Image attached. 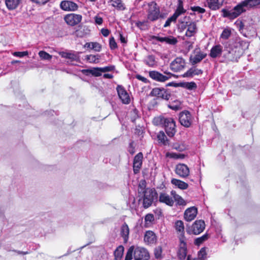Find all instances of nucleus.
<instances>
[{
    "instance_id": "f257e3e1",
    "label": "nucleus",
    "mask_w": 260,
    "mask_h": 260,
    "mask_svg": "<svg viewBox=\"0 0 260 260\" xmlns=\"http://www.w3.org/2000/svg\"><path fill=\"white\" fill-rule=\"evenodd\" d=\"M248 43L239 37H236L229 51L230 54L233 56L232 59L237 60L243 53L244 50L248 48Z\"/></svg>"
},
{
    "instance_id": "f03ea898",
    "label": "nucleus",
    "mask_w": 260,
    "mask_h": 260,
    "mask_svg": "<svg viewBox=\"0 0 260 260\" xmlns=\"http://www.w3.org/2000/svg\"><path fill=\"white\" fill-rule=\"evenodd\" d=\"M141 200H143V206L148 208L151 206L153 201L157 199V193L154 188H147L146 191L141 193Z\"/></svg>"
},
{
    "instance_id": "7ed1b4c3",
    "label": "nucleus",
    "mask_w": 260,
    "mask_h": 260,
    "mask_svg": "<svg viewBox=\"0 0 260 260\" xmlns=\"http://www.w3.org/2000/svg\"><path fill=\"white\" fill-rule=\"evenodd\" d=\"M243 1L239 3L238 5L231 10L225 9L222 10L223 16L224 17H228L230 19H233L237 18L241 14L246 12L247 9L245 6H244Z\"/></svg>"
},
{
    "instance_id": "20e7f679",
    "label": "nucleus",
    "mask_w": 260,
    "mask_h": 260,
    "mask_svg": "<svg viewBox=\"0 0 260 260\" xmlns=\"http://www.w3.org/2000/svg\"><path fill=\"white\" fill-rule=\"evenodd\" d=\"M147 12V19L151 21H154L161 17L159 8L154 2L148 4Z\"/></svg>"
},
{
    "instance_id": "39448f33",
    "label": "nucleus",
    "mask_w": 260,
    "mask_h": 260,
    "mask_svg": "<svg viewBox=\"0 0 260 260\" xmlns=\"http://www.w3.org/2000/svg\"><path fill=\"white\" fill-rule=\"evenodd\" d=\"M165 128V131L170 137H173L176 132V124L175 121L172 118H167L164 123Z\"/></svg>"
},
{
    "instance_id": "423d86ee",
    "label": "nucleus",
    "mask_w": 260,
    "mask_h": 260,
    "mask_svg": "<svg viewBox=\"0 0 260 260\" xmlns=\"http://www.w3.org/2000/svg\"><path fill=\"white\" fill-rule=\"evenodd\" d=\"M63 19L68 25L74 26L81 22L82 16L80 14L70 13L66 15Z\"/></svg>"
},
{
    "instance_id": "0eeeda50",
    "label": "nucleus",
    "mask_w": 260,
    "mask_h": 260,
    "mask_svg": "<svg viewBox=\"0 0 260 260\" xmlns=\"http://www.w3.org/2000/svg\"><path fill=\"white\" fill-rule=\"evenodd\" d=\"M205 228V222L202 220H198L193 222L190 230H187V232L189 234L199 235L204 230Z\"/></svg>"
},
{
    "instance_id": "6e6552de",
    "label": "nucleus",
    "mask_w": 260,
    "mask_h": 260,
    "mask_svg": "<svg viewBox=\"0 0 260 260\" xmlns=\"http://www.w3.org/2000/svg\"><path fill=\"white\" fill-rule=\"evenodd\" d=\"M187 249L186 240H184L181 236L179 240V248L177 251V256L180 260H184L187 256Z\"/></svg>"
},
{
    "instance_id": "1a4fd4ad",
    "label": "nucleus",
    "mask_w": 260,
    "mask_h": 260,
    "mask_svg": "<svg viewBox=\"0 0 260 260\" xmlns=\"http://www.w3.org/2000/svg\"><path fill=\"white\" fill-rule=\"evenodd\" d=\"M179 121L181 124L186 127L190 126L192 118L190 113L188 111H184L180 113Z\"/></svg>"
},
{
    "instance_id": "9d476101",
    "label": "nucleus",
    "mask_w": 260,
    "mask_h": 260,
    "mask_svg": "<svg viewBox=\"0 0 260 260\" xmlns=\"http://www.w3.org/2000/svg\"><path fill=\"white\" fill-rule=\"evenodd\" d=\"M134 257L135 260H148L150 256L146 249L137 247L135 249Z\"/></svg>"
},
{
    "instance_id": "9b49d317",
    "label": "nucleus",
    "mask_w": 260,
    "mask_h": 260,
    "mask_svg": "<svg viewBox=\"0 0 260 260\" xmlns=\"http://www.w3.org/2000/svg\"><path fill=\"white\" fill-rule=\"evenodd\" d=\"M185 66V60L181 57H177L170 65L171 70L174 72H177L182 70L184 68Z\"/></svg>"
},
{
    "instance_id": "f8f14e48",
    "label": "nucleus",
    "mask_w": 260,
    "mask_h": 260,
    "mask_svg": "<svg viewBox=\"0 0 260 260\" xmlns=\"http://www.w3.org/2000/svg\"><path fill=\"white\" fill-rule=\"evenodd\" d=\"M186 28V31L184 38L194 37L198 30V27L196 22L191 21L186 22L185 26L184 27V28ZM184 40H185V38H184Z\"/></svg>"
},
{
    "instance_id": "ddd939ff",
    "label": "nucleus",
    "mask_w": 260,
    "mask_h": 260,
    "mask_svg": "<svg viewBox=\"0 0 260 260\" xmlns=\"http://www.w3.org/2000/svg\"><path fill=\"white\" fill-rule=\"evenodd\" d=\"M151 94L153 96H157L165 100H169L171 97V94L164 88H153L151 91Z\"/></svg>"
},
{
    "instance_id": "4468645a",
    "label": "nucleus",
    "mask_w": 260,
    "mask_h": 260,
    "mask_svg": "<svg viewBox=\"0 0 260 260\" xmlns=\"http://www.w3.org/2000/svg\"><path fill=\"white\" fill-rule=\"evenodd\" d=\"M175 172L180 177L186 178L189 175V169L187 165L179 164L176 166Z\"/></svg>"
},
{
    "instance_id": "2eb2a0df",
    "label": "nucleus",
    "mask_w": 260,
    "mask_h": 260,
    "mask_svg": "<svg viewBox=\"0 0 260 260\" xmlns=\"http://www.w3.org/2000/svg\"><path fill=\"white\" fill-rule=\"evenodd\" d=\"M116 89L119 98L121 100L122 103L125 104H129L131 101L130 97L128 95V93L124 89V88L120 85H118Z\"/></svg>"
},
{
    "instance_id": "dca6fc26",
    "label": "nucleus",
    "mask_w": 260,
    "mask_h": 260,
    "mask_svg": "<svg viewBox=\"0 0 260 260\" xmlns=\"http://www.w3.org/2000/svg\"><path fill=\"white\" fill-rule=\"evenodd\" d=\"M60 8L66 11H75L78 9V6L75 3L69 1H63L60 4Z\"/></svg>"
},
{
    "instance_id": "f3484780",
    "label": "nucleus",
    "mask_w": 260,
    "mask_h": 260,
    "mask_svg": "<svg viewBox=\"0 0 260 260\" xmlns=\"http://www.w3.org/2000/svg\"><path fill=\"white\" fill-rule=\"evenodd\" d=\"M90 30L86 25H80L74 32L75 35L78 38H83L90 34Z\"/></svg>"
},
{
    "instance_id": "a211bd4d",
    "label": "nucleus",
    "mask_w": 260,
    "mask_h": 260,
    "mask_svg": "<svg viewBox=\"0 0 260 260\" xmlns=\"http://www.w3.org/2000/svg\"><path fill=\"white\" fill-rule=\"evenodd\" d=\"M143 155L142 152L138 153L134 157L133 162V169L135 174L139 172L142 164Z\"/></svg>"
},
{
    "instance_id": "6ab92c4d",
    "label": "nucleus",
    "mask_w": 260,
    "mask_h": 260,
    "mask_svg": "<svg viewBox=\"0 0 260 260\" xmlns=\"http://www.w3.org/2000/svg\"><path fill=\"white\" fill-rule=\"evenodd\" d=\"M198 213L197 208L195 207H191L186 209L184 212V219L187 221L193 220Z\"/></svg>"
},
{
    "instance_id": "aec40b11",
    "label": "nucleus",
    "mask_w": 260,
    "mask_h": 260,
    "mask_svg": "<svg viewBox=\"0 0 260 260\" xmlns=\"http://www.w3.org/2000/svg\"><path fill=\"white\" fill-rule=\"evenodd\" d=\"M149 75L153 80L158 82H164L169 79V77H166V76L155 71H150Z\"/></svg>"
},
{
    "instance_id": "412c9836",
    "label": "nucleus",
    "mask_w": 260,
    "mask_h": 260,
    "mask_svg": "<svg viewBox=\"0 0 260 260\" xmlns=\"http://www.w3.org/2000/svg\"><path fill=\"white\" fill-rule=\"evenodd\" d=\"M144 240L147 244H153L156 242L157 237L154 232L148 231L146 232Z\"/></svg>"
},
{
    "instance_id": "4be33fe9",
    "label": "nucleus",
    "mask_w": 260,
    "mask_h": 260,
    "mask_svg": "<svg viewBox=\"0 0 260 260\" xmlns=\"http://www.w3.org/2000/svg\"><path fill=\"white\" fill-rule=\"evenodd\" d=\"M206 56V53L201 52V51H197L194 56H190V61L192 65H194L201 62Z\"/></svg>"
},
{
    "instance_id": "5701e85b",
    "label": "nucleus",
    "mask_w": 260,
    "mask_h": 260,
    "mask_svg": "<svg viewBox=\"0 0 260 260\" xmlns=\"http://www.w3.org/2000/svg\"><path fill=\"white\" fill-rule=\"evenodd\" d=\"M152 38L160 42H166L170 45H175L177 43V40L174 37L170 36L168 37H160L157 36H152Z\"/></svg>"
},
{
    "instance_id": "b1692460",
    "label": "nucleus",
    "mask_w": 260,
    "mask_h": 260,
    "mask_svg": "<svg viewBox=\"0 0 260 260\" xmlns=\"http://www.w3.org/2000/svg\"><path fill=\"white\" fill-rule=\"evenodd\" d=\"M175 229L178 234L179 240L181 236L183 237L184 240H186L184 235V223L181 220H177L175 224Z\"/></svg>"
},
{
    "instance_id": "393cba45",
    "label": "nucleus",
    "mask_w": 260,
    "mask_h": 260,
    "mask_svg": "<svg viewBox=\"0 0 260 260\" xmlns=\"http://www.w3.org/2000/svg\"><path fill=\"white\" fill-rule=\"evenodd\" d=\"M159 201L170 206H172L174 203L172 198L166 193H160Z\"/></svg>"
},
{
    "instance_id": "a878e982",
    "label": "nucleus",
    "mask_w": 260,
    "mask_h": 260,
    "mask_svg": "<svg viewBox=\"0 0 260 260\" xmlns=\"http://www.w3.org/2000/svg\"><path fill=\"white\" fill-rule=\"evenodd\" d=\"M222 52V47L220 45H217L211 48L209 55L212 58H216L221 55Z\"/></svg>"
},
{
    "instance_id": "bb28decb",
    "label": "nucleus",
    "mask_w": 260,
    "mask_h": 260,
    "mask_svg": "<svg viewBox=\"0 0 260 260\" xmlns=\"http://www.w3.org/2000/svg\"><path fill=\"white\" fill-rule=\"evenodd\" d=\"M203 71L196 67L191 68L186 73L183 75V77H192L195 75H200L202 74Z\"/></svg>"
},
{
    "instance_id": "cd10ccee",
    "label": "nucleus",
    "mask_w": 260,
    "mask_h": 260,
    "mask_svg": "<svg viewBox=\"0 0 260 260\" xmlns=\"http://www.w3.org/2000/svg\"><path fill=\"white\" fill-rule=\"evenodd\" d=\"M224 0H207L208 7L213 10L218 9L223 4Z\"/></svg>"
},
{
    "instance_id": "c85d7f7f",
    "label": "nucleus",
    "mask_w": 260,
    "mask_h": 260,
    "mask_svg": "<svg viewBox=\"0 0 260 260\" xmlns=\"http://www.w3.org/2000/svg\"><path fill=\"white\" fill-rule=\"evenodd\" d=\"M21 2V0H5V4L9 10H12L17 8Z\"/></svg>"
},
{
    "instance_id": "c756f323",
    "label": "nucleus",
    "mask_w": 260,
    "mask_h": 260,
    "mask_svg": "<svg viewBox=\"0 0 260 260\" xmlns=\"http://www.w3.org/2000/svg\"><path fill=\"white\" fill-rule=\"evenodd\" d=\"M171 183L181 189H186L188 187L187 183L177 179H172Z\"/></svg>"
},
{
    "instance_id": "7c9ffc66",
    "label": "nucleus",
    "mask_w": 260,
    "mask_h": 260,
    "mask_svg": "<svg viewBox=\"0 0 260 260\" xmlns=\"http://www.w3.org/2000/svg\"><path fill=\"white\" fill-rule=\"evenodd\" d=\"M243 4L248 9L260 5V0H244Z\"/></svg>"
},
{
    "instance_id": "2f4dec72",
    "label": "nucleus",
    "mask_w": 260,
    "mask_h": 260,
    "mask_svg": "<svg viewBox=\"0 0 260 260\" xmlns=\"http://www.w3.org/2000/svg\"><path fill=\"white\" fill-rule=\"evenodd\" d=\"M111 2L112 6L119 10L123 11L125 9V5L122 0H111Z\"/></svg>"
},
{
    "instance_id": "473e14b6",
    "label": "nucleus",
    "mask_w": 260,
    "mask_h": 260,
    "mask_svg": "<svg viewBox=\"0 0 260 260\" xmlns=\"http://www.w3.org/2000/svg\"><path fill=\"white\" fill-rule=\"evenodd\" d=\"M157 138L159 143L163 145H167L169 144V140L163 131H160L158 133Z\"/></svg>"
},
{
    "instance_id": "72a5a7b5",
    "label": "nucleus",
    "mask_w": 260,
    "mask_h": 260,
    "mask_svg": "<svg viewBox=\"0 0 260 260\" xmlns=\"http://www.w3.org/2000/svg\"><path fill=\"white\" fill-rule=\"evenodd\" d=\"M129 228L126 223H124L121 228V235L124 238V240L126 241L127 240L129 235Z\"/></svg>"
},
{
    "instance_id": "f704fd0d",
    "label": "nucleus",
    "mask_w": 260,
    "mask_h": 260,
    "mask_svg": "<svg viewBox=\"0 0 260 260\" xmlns=\"http://www.w3.org/2000/svg\"><path fill=\"white\" fill-rule=\"evenodd\" d=\"M145 63L150 67H154L157 66V61L153 55H148L145 60Z\"/></svg>"
},
{
    "instance_id": "c9c22d12",
    "label": "nucleus",
    "mask_w": 260,
    "mask_h": 260,
    "mask_svg": "<svg viewBox=\"0 0 260 260\" xmlns=\"http://www.w3.org/2000/svg\"><path fill=\"white\" fill-rule=\"evenodd\" d=\"M124 247L119 246L114 251L115 260H120L123 256Z\"/></svg>"
},
{
    "instance_id": "e433bc0d",
    "label": "nucleus",
    "mask_w": 260,
    "mask_h": 260,
    "mask_svg": "<svg viewBox=\"0 0 260 260\" xmlns=\"http://www.w3.org/2000/svg\"><path fill=\"white\" fill-rule=\"evenodd\" d=\"M186 12V10L183 8V3L181 1H179L178 7L174 13V15L178 18L180 15Z\"/></svg>"
},
{
    "instance_id": "4c0bfd02",
    "label": "nucleus",
    "mask_w": 260,
    "mask_h": 260,
    "mask_svg": "<svg viewBox=\"0 0 260 260\" xmlns=\"http://www.w3.org/2000/svg\"><path fill=\"white\" fill-rule=\"evenodd\" d=\"M209 238V235L208 234H205L202 236L197 238L194 240V244L196 245L200 246L205 241H207Z\"/></svg>"
},
{
    "instance_id": "58836bf2",
    "label": "nucleus",
    "mask_w": 260,
    "mask_h": 260,
    "mask_svg": "<svg viewBox=\"0 0 260 260\" xmlns=\"http://www.w3.org/2000/svg\"><path fill=\"white\" fill-rule=\"evenodd\" d=\"M83 73H89L92 75L98 77L101 75L102 71H101V68H94L92 70H83Z\"/></svg>"
},
{
    "instance_id": "ea45409f",
    "label": "nucleus",
    "mask_w": 260,
    "mask_h": 260,
    "mask_svg": "<svg viewBox=\"0 0 260 260\" xmlns=\"http://www.w3.org/2000/svg\"><path fill=\"white\" fill-rule=\"evenodd\" d=\"M171 194L173 196L174 200L180 205H185L186 203L185 201L180 196L176 193L175 191H171Z\"/></svg>"
},
{
    "instance_id": "a19ab883",
    "label": "nucleus",
    "mask_w": 260,
    "mask_h": 260,
    "mask_svg": "<svg viewBox=\"0 0 260 260\" xmlns=\"http://www.w3.org/2000/svg\"><path fill=\"white\" fill-rule=\"evenodd\" d=\"M146 182L145 180H141L138 185V192L139 196H140L141 193L146 190Z\"/></svg>"
},
{
    "instance_id": "79ce46f5",
    "label": "nucleus",
    "mask_w": 260,
    "mask_h": 260,
    "mask_svg": "<svg viewBox=\"0 0 260 260\" xmlns=\"http://www.w3.org/2000/svg\"><path fill=\"white\" fill-rule=\"evenodd\" d=\"M172 148L179 151H183L186 149V146L183 143L176 142L172 145Z\"/></svg>"
},
{
    "instance_id": "37998d69",
    "label": "nucleus",
    "mask_w": 260,
    "mask_h": 260,
    "mask_svg": "<svg viewBox=\"0 0 260 260\" xmlns=\"http://www.w3.org/2000/svg\"><path fill=\"white\" fill-rule=\"evenodd\" d=\"M100 55H88L86 56V59L90 63H98L100 59Z\"/></svg>"
},
{
    "instance_id": "c03bdc74",
    "label": "nucleus",
    "mask_w": 260,
    "mask_h": 260,
    "mask_svg": "<svg viewBox=\"0 0 260 260\" xmlns=\"http://www.w3.org/2000/svg\"><path fill=\"white\" fill-rule=\"evenodd\" d=\"M167 118L163 116H159L155 117L153 120V123L156 125L163 124Z\"/></svg>"
},
{
    "instance_id": "a18cd8bd",
    "label": "nucleus",
    "mask_w": 260,
    "mask_h": 260,
    "mask_svg": "<svg viewBox=\"0 0 260 260\" xmlns=\"http://www.w3.org/2000/svg\"><path fill=\"white\" fill-rule=\"evenodd\" d=\"M231 35V30L230 28H225L221 34L220 38L224 39L227 40L230 37Z\"/></svg>"
},
{
    "instance_id": "49530a36",
    "label": "nucleus",
    "mask_w": 260,
    "mask_h": 260,
    "mask_svg": "<svg viewBox=\"0 0 260 260\" xmlns=\"http://www.w3.org/2000/svg\"><path fill=\"white\" fill-rule=\"evenodd\" d=\"M162 248L161 246H157L154 250V254L155 257L157 259H161L162 257Z\"/></svg>"
},
{
    "instance_id": "de8ad7c7",
    "label": "nucleus",
    "mask_w": 260,
    "mask_h": 260,
    "mask_svg": "<svg viewBox=\"0 0 260 260\" xmlns=\"http://www.w3.org/2000/svg\"><path fill=\"white\" fill-rule=\"evenodd\" d=\"M60 55L61 57L69 58L73 60H75L76 58V55L73 53L70 52H62L60 53Z\"/></svg>"
},
{
    "instance_id": "09e8293b",
    "label": "nucleus",
    "mask_w": 260,
    "mask_h": 260,
    "mask_svg": "<svg viewBox=\"0 0 260 260\" xmlns=\"http://www.w3.org/2000/svg\"><path fill=\"white\" fill-rule=\"evenodd\" d=\"M39 55L42 59L44 60H49L52 58V56L44 51H40L39 52Z\"/></svg>"
},
{
    "instance_id": "8fccbe9b",
    "label": "nucleus",
    "mask_w": 260,
    "mask_h": 260,
    "mask_svg": "<svg viewBox=\"0 0 260 260\" xmlns=\"http://www.w3.org/2000/svg\"><path fill=\"white\" fill-rule=\"evenodd\" d=\"M137 26L142 30H146L148 28L147 21H139L136 23Z\"/></svg>"
},
{
    "instance_id": "3c124183",
    "label": "nucleus",
    "mask_w": 260,
    "mask_h": 260,
    "mask_svg": "<svg viewBox=\"0 0 260 260\" xmlns=\"http://www.w3.org/2000/svg\"><path fill=\"white\" fill-rule=\"evenodd\" d=\"M134 246L130 247L127 251L125 260H131L133 258V254L134 253Z\"/></svg>"
},
{
    "instance_id": "603ef678",
    "label": "nucleus",
    "mask_w": 260,
    "mask_h": 260,
    "mask_svg": "<svg viewBox=\"0 0 260 260\" xmlns=\"http://www.w3.org/2000/svg\"><path fill=\"white\" fill-rule=\"evenodd\" d=\"M167 156L174 159H183L185 158V155L183 154L170 153L167 154Z\"/></svg>"
},
{
    "instance_id": "864d4df0",
    "label": "nucleus",
    "mask_w": 260,
    "mask_h": 260,
    "mask_svg": "<svg viewBox=\"0 0 260 260\" xmlns=\"http://www.w3.org/2000/svg\"><path fill=\"white\" fill-rule=\"evenodd\" d=\"M184 87L189 90L195 89L197 87L196 84L194 82L184 83Z\"/></svg>"
},
{
    "instance_id": "5fc2aeb1",
    "label": "nucleus",
    "mask_w": 260,
    "mask_h": 260,
    "mask_svg": "<svg viewBox=\"0 0 260 260\" xmlns=\"http://www.w3.org/2000/svg\"><path fill=\"white\" fill-rule=\"evenodd\" d=\"M154 220V217L152 214H147L145 217L146 224L151 223Z\"/></svg>"
},
{
    "instance_id": "6e6d98bb",
    "label": "nucleus",
    "mask_w": 260,
    "mask_h": 260,
    "mask_svg": "<svg viewBox=\"0 0 260 260\" xmlns=\"http://www.w3.org/2000/svg\"><path fill=\"white\" fill-rule=\"evenodd\" d=\"M206 255L205 248H202L198 253V257L200 260H204Z\"/></svg>"
},
{
    "instance_id": "4d7b16f0",
    "label": "nucleus",
    "mask_w": 260,
    "mask_h": 260,
    "mask_svg": "<svg viewBox=\"0 0 260 260\" xmlns=\"http://www.w3.org/2000/svg\"><path fill=\"white\" fill-rule=\"evenodd\" d=\"M109 45L111 49H115L117 48V43L114 38V37H112L110 38L109 40Z\"/></svg>"
},
{
    "instance_id": "13d9d810",
    "label": "nucleus",
    "mask_w": 260,
    "mask_h": 260,
    "mask_svg": "<svg viewBox=\"0 0 260 260\" xmlns=\"http://www.w3.org/2000/svg\"><path fill=\"white\" fill-rule=\"evenodd\" d=\"M102 48L101 45L97 42H92L91 49H93L96 51L99 52Z\"/></svg>"
},
{
    "instance_id": "bf43d9fd",
    "label": "nucleus",
    "mask_w": 260,
    "mask_h": 260,
    "mask_svg": "<svg viewBox=\"0 0 260 260\" xmlns=\"http://www.w3.org/2000/svg\"><path fill=\"white\" fill-rule=\"evenodd\" d=\"M191 10L194 12H197L198 13H204L205 10L199 6H194L191 7Z\"/></svg>"
},
{
    "instance_id": "052dcab7",
    "label": "nucleus",
    "mask_w": 260,
    "mask_h": 260,
    "mask_svg": "<svg viewBox=\"0 0 260 260\" xmlns=\"http://www.w3.org/2000/svg\"><path fill=\"white\" fill-rule=\"evenodd\" d=\"M177 103V104L175 105H169L168 107L173 110H175V111H177L178 110H180L181 109V107H180V105H181V103L180 102L177 101L176 102Z\"/></svg>"
},
{
    "instance_id": "680f3d73",
    "label": "nucleus",
    "mask_w": 260,
    "mask_h": 260,
    "mask_svg": "<svg viewBox=\"0 0 260 260\" xmlns=\"http://www.w3.org/2000/svg\"><path fill=\"white\" fill-rule=\"evenodd\" d=\"M28 54V52L27 51H23V52H15L13 53V55L15 56H18L20 57H22L24 56H26Z\"/></svg>"
},
{
    "instance_id": "e2e57ef3",
    "label": "nucleus",
    "mask_w": 260,
    "mask_h": 260,
    "mask_svg": "<svg viewBox=\"0 0 260 260\" xmlns=\"http://www.w3.org/2000/svg\"><path fill=\"white\" fill-rule=\"evenodd\" d=\"M94 21L96 24L98 25H101L103 23V20L101 17L96 15L94 17Z\"/></svg>"
},
{
    "instance_id": "0e129e2a",
    "label": "nucleus",
    "mask_w": 260,
    "mask_h": 260,
    "mask_svg": "<svg viewBox=\"0 0 260 260\" xmlns=\"http://www.w3.org/2000/svg\"><path fill=\"white\" fill-rule=\"evenodd\" d=\"M114 69V67L113 66H109V67H106L104 68H101V71H102V72L105 73L107 72H109L113 70Z\"/></svg>"
},
{
    "instance_id": "69168bd1",
    "label": "nucleus",
    "mask_w": 260,
    "mask_h": 260,
    "mask_svg": "<svg viewBox=\"0 0 260 260\" xmlns=\"http://www.w3.org/2000/svg\"><path fill=\"white\" fill-rule=\"evenodd\" d=\"M194 42L193 41H186L185 42V44L186 46L187 47V48L188 50H190L193 48V44Z\"/></svg>"
},
{
    "instance_id": "338daca9",
    "label": "nucleus",
    "mask_w": 260,
    "mask_h": 260,
    "mask_svg": "<svg viewBox=\"0 0 260 260\" xmlns=\"http://www.w3.org/2000/svg\"><path fill=\"white\" fill-rule=\"evenodd\" d=\"M101 33L104 37H107L110 34V30L107 28H102Z\"/></svg>"
},
{
    "instance_id": "774afa93",
    "label": "nucleus",
    "mask_w": 260,
    "mask_h": 260,
    "mask_svg": "<svg viewBox=\"0 0 260 260\" xmlns=\"http://www.w3.org/2000/svg\"><path fill=\"white\" fill-rule=\"evenodd\" d=\"M136 78L138 79V80H140V81H142V82H143L144 83H147V79L140 75H137L136 76Z\"/></svg>"
}]
</instances>
